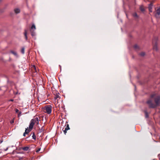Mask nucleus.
<instances>
[{
  "instance_id": "f3484780",
  "label": "nucleus",
  "mask_w": 160,
  "mask_h": 160,
  "mask_svg": "<svg viewBox=\"0 0 160 160\" xmlns=\"http://www.w3.org/2000/svg\"><path fill=\"white\" fill-rule=\"evenodd\" d=\"M21 52L22 54H24V47H23L22 48L21 50Z\"/></svg>"
},
{
  "instance_id": "c756f323",
  "label": "nucleus",
  "mask_w": 160,
  "mask_h": 160,
  "mask_svg": "<svg viewBox=\"0 0 160 160\" xmlns=\"http://www.w3.org/2000/svg\"><path fill=\"white\" fill-rule=\"evenodd\" d=\"M21 113L20 112L19 114H18V117H19V116L20 115Z\"/></svg>"
},
{
  "instance_id": "b1692460",
  "label": "nucleus",
  "mask_w": 160,
  "mask_h": 160,
  "mask_svg": "<svg viewBox=\"0 0 160 160\" xmlns=\"http://www.w3.org/2000/svg\"><path fill=\"white\" fill-rule=\"evenodd\" d=\"M61 117H62V119L64 118V119H67L66 115H65L64 116V117L63 118L62 117H63V115H62Z\"/></svg>"
},
{
  "instance_id": "aec40b11",
  "label": "nucleus",
  "mask_w": 160,
  "mask_h": 160,
  "mask_svg": "<svg viewBox=\"0 0 160 160\" xmlns=\"http://www.w3.org/2000/svg\"><path fill=\"white\" fill-rule=\"evenodd\" d=\"M32 138L34 140L36 139V137L35 135V134L34 132L33 133L32 136Z\"/></svg>"
},
{
  "instance_id": "6ab92c4d",
  "label": "nucleus",
  "mask_w": 160,
  "mask_h": 160,
  "mask_svg": "<svg viewBox=\"0 0 160 160\" xmlns=\"http://www.w3.org/2000/svg\"><path fill=\"white\" fill-rule=\"evenodd\" d=\"M11 52L15 56H16L17 55V53L16 52H14L12 51H11Z\"/></svg>"
},
{
  "instance_id": "5701e85b",
  "label": "nucleus",
  "mask_w": 160,
  "mask_h": 160,
  "mask_svg": "<svg viewBox=\"0 0 160 160\" xmlns=\"http://www.w3.org/2000/svg\"><path fill=\"white\" fill-rule=\"evenodd\" d=\"M134 48L135 49H138L139 48L138 46L137 45H135L134 46Z\"/></svg>"
},
{
  "instance_id": "4468645a",
  "label": "nucleus",
  "mask_w": 160,
  "mask_h": 160,
  "mask_svg": "<svg viewBox=\"0 0 160 160\" xmlns=\"http://www.w3.org/2000/svg\"><path fill=\"white\" fill-rule=\"evenodd\" d=\"M36 29V27L35 25L33 24L32 25L31 28L30 30H33L34 31Z\"/></svg>"
},
{
  "instance_id": "ea45409f",
  "label": "nucleus",
  "mask_w": 160,
  "mask_h": 160,
  "mask_svg": "<svg viewBox=\"0 0 160 160\" xmlns=\"http://www.w3.org/2000/svg\"><path fill=\"white\" fill-rule=\"evenodd\" d=\"M31 120H34L33 119H32Z\"/></svg>"
},
{
  "instance_id": "e433bc0d",
  "label": "nucleus",
  "mask_w": 160,
  "mask_h": 160,
  "mask_svg": "<svg viewBox=\"0 0 160 160\" xmlns=\"http://www.w3.org/2000/svg\"><path fill=\"white\" fill-rule=\"evenodd\" d=\"M14 119V118H13L12 119V120H13Z\"/></svg>"
},
{
  "instance_id": "4c0bfd02",
  "label": "nucleus",
  "mask_w": 160,
  "mask_h": 160,
  "mask_svg": "<svg viewBox=\"0 0 160 160\" xmlns=\"http://www.w3.org/2000/svg\"><path fill=\"white\" fill-rule=\"evenodd\" d=\"M14 119V118H13L12 119V120H13Z\"/></svg>"
},
{
  "instance_id": "58836bf2",
  "label": "nucleus",
  "mask_w": 160,
  "mask_h": 160,
  "mask_svg": "<svg viewBox=\"0 0 160 160\" xmlns=\"http://www.w3.org/2000/svg\"><path fill=\"white\" fill-rule=\"evenodd\" d=\"M14 119V118H13L12 119V120H13Z\"/></svg>"
},
{
  "instance_id": "7c9ffc66",
  "label": "nucleus",
  "mask_w": 160,
  "mask_h": 160,
  "mask_svg": "<svg viewBox=\"0 0 160 160\" xmlns=\"http://www.w3.org/2000/svg\"><path fill=\"white\" fill-rule=\"evenodd\" d=\"M8 149V148H7L6 149H4L5 151L7 150Z\"/></svg>"
},
{
  "instance_id": "39448f33",
  "label": "nucleus",
  "mask_w": 160,
  "mask_h": 160,
  "mask_svg": "<svg viewBox=\"0 0 160 160\" xmlns=\"http://www.w3.org/2000/svg\"><path fill=\"white\" fill-rule=\"evenodd\" d=\"M155 17L157 18H160V6L158 7L156 10V12H154Z\"/></svg>"
},
{
  "instance_id": "393cba45",
  "label": "nucleus",
  "mask_w": 160,
  "mask_h": 160,
  "mask_svg": "<svg viewBox=\"0 0 160 160\" xmlns=\"http://www.w3.org/2000/svg\"><path fill=\"white\" fill-rule=\"evenodd\" d=\"M15 110L16 112H17V113L19 111V110L18 109H17V108H15Z\"/></svg>"
},
{
  "instance_id": "bb28decb",
  "label": "nucleus",
  "mask_w": 160,
  "mask_h": 160,
  "mask_svg": "<svg viewBox=\"0 0 160 160\" xmlns=\"http://www.w3.org/2000/svg\"><path fill=\"white\" fill-rule=\"evenodd\" d=\"M41 149L40 148H38L37 151L36 152H38Z\"/></svg>"
},
{
  "instance_id": "412c9836",
  "label": "nucleus",
  "mask_w": 160,
  "mask_h": 160,
  "mask_svg": "<svg viewBox=\"0 0 160 160\" xmlns=\"http://www.w3.org/2000/svg\"><path fill=\"white\" fill-rule=\"evenodd\" d=\"M65 130H68L70 129L69 128V125L68 124H67V127L65 128Z\"/></svg>"
},
{
  "instance_id": "1a4fd4ad",
  "label": "nucleus",
  "mask_w": 160,
  "mask_h": 160,
  "mask_svg": "<svg viewBox=\"0 0 160 160\" xmlns=\"http://www.w3.org/2000/svg\"><path fill=\"white\" fill-rule=\"evenodd\" d=\"M139 9L140 10V11L142 12H143L145 11V9H144V6L143 5H141L140 6Z\"/></svg>"
},
{
  "instance_id": "a211bd4d",
  "label": "nucleus",
  "mask_w": 160,
  "mask_h": 160,
  "mask_svg": "<svg viewBox=\"0 0 160 160\" xmlns=\"http://www.w3.org/2000/svg\"><path fill=\"white\" fill-rule=\"evenodd\" d=\"M145 54V52H142L140 54V55L142 57L144 56Z\"/></svg>"
},
{
  "instance_id": "9d476101",
  "label": "nucleus",
  "mask_w": 160,
  "mask_h": 160,
  "mask_svg": "<svg viewBox=\"0 0 160 160\" xmlns=\"http://www.w3.org/2000/svg\"><path fill=\"white\" fill-rule=\"evenodd\" d=\"M31 35L32 37H33L35 35V33L33 30H30Z\"/></svg>"
},
{
  "instance_id": "c9c22d12",
  "label": "nucleus",
  "mask_w": 160,
  "mask_h": 160,
  "mask_svg": "<svg viewBox=\"0 0 160 160\" xmlns=\"http://www.w3.org/2000/svg\"><path fill=\"white\" fill-rule=\"evenodd\" d=\"M68 123V122L67 121H66V123Z\"/></svg>"
},
{
  "instance_id": "72a5a7b5",
  "label": "nucleus",
  "mask_w": 160,
  "mask_h": 160,
  "mask_svg": "<svg viewBox=\"0 0 160 160\" xmlns=\"http://www.w3.org/2000/svg\"><path fill=\"white\" fill-rule=\"evenodd\" d=\"M10 101H13V99H11L10 100Z\"/></svg>"
},
{
  "instance_id": "6e6552de",
  "label": "nucleus",
  "mask_w": 160,
  "mask_h": 160,
  "mask_svg": "<svg viewBox=\"0 0 160 160\" xmlns=\"http://www.w3.org/2000/svg\"><path fill=\"white\" fill-rule=\"evenodd\" d=\"M54 99H58V98H60V94L58 92H56V94H54Z\"/></svg>"
},
{
  "instance_id": "4be33fe9",
  "label": "nucleus",
  "mask_w": 160,
  "mask_h": 160,
  "mask_svg": "<svg viewBox=\"0 0 160 160\" xmlns=\"http://www.w3.org/2000/svg\"><path fill=\"white\" fill-rule=\"evenodd\" d=\"M32 68H33L34 69L35 72H37L36 68L35 65L32 66Z\"/></svg>"
},
{
  "instance_id": "a19ab883",
  "label": "nucleus",
  "mask_w": 160,
  "mask_h": 160,
  "mask_svg": "<svg viewBox=\"0 0 160 160\" xmlns=\"http://www.w3.org/2000/svg\"><path fill=\"white\" fill-rule=\"evenodd\" d=\"M159 160H160V158H159Z\"/></svg>"
},
{
  "instance_id": "0eeeda50",
  "label": "nucleus",
  "mask_w": 160,
  "mask_h": 160,
  "mask_svg": "<svg viewBox=\"0 0 160 160\" xmlns=\"http://www.w3.org/2000/svg\"><path fill=\"white\" fill-rule=\"evenodd\" d=\"M153 6V3L152 2H151L148 6V9L149 12H152V6Z\"/></svg>"
},
{
  "instance_id": "f257e3e1",
  "label": "nucleus",
  "mask_w": 160,
  "mask_h": 160,
  "mask_svg": "<svg viewBox=\"0 0 160 160\" xmlns=\"http://www.w3.org/2000/svg\"><path fill=\"white\" fill-rule=\"evenodd\" d=\"M157 94L154 93L150 95V97L153 98L155 104L153 103L151 100L149 99L146 102L150 108H155L160 105V95L156 96Z\"/></svg>"
},
{
  "instance_id": "9b49d317",
  "label": "nucleus",
  "mask_w": 160,
  "mask_h": 160,
  "mask_svg": "<svg viewBox=\"0 0 160 160\" xmlns=\"http://www.w3.org/2000/svg\"><path fill=\"white\" fill-rule=\"evenodd\" d=\"M132 16L135 18H138L139 17L136 12H134L133 13Z\"/></svg>"
},
{
  "instance_id": "dca6fc26",
  "label": "nucleus",
  "mask_w": 160,
  "mask_h": 160,
  "mask_svg": "<svg viewBox=\"0 0 160 160\" xmlns=\"http://www.w3.org/2000/svg\"><path fill=\"white\" fill-rule=\"evenodd\" d=\"M144 112H145V117L146 118H148L149 116H148V112H147V111H144Z\"/></svg>"
},
{
  "instance_id": "ddd939ff",
  "label": "nucleus",
  "mask_w": 160,
  "mask_h": 160,
  "mask_svg": "<svg viewBox=\"0 0 160 160\" xmlns=\"http://www.w3.org/2000/svg\"><path fill=\"white\" fill-rule=\"evenodd\" d=\"M14 11L16 13H18L20 12V10L18 8H16Z\"/></svg>"
},
{
  "instance_id": "423d86ee",
  "label": "nucleus",
  "mask_w": 160,
  "mask_h": 160,
  "mask_svg": "<svg viewBox=\"0 0 160 160\" xmlns=\"http://www.w3.org/2000/svg\"><path fill=\"white\" fill-rule=\"evenodd\" d=\"M50 116L49 115V118L48 117V116L46 114H44L42 115L41 116V118H44V120H47L48 119H50V120L52 119V118H50Z\"/></svg>"
},
{
  "instance_id": "f8f14e48",
  "label": "nucleus",
  "mask_w": 160,
  "mask_h": 160,
  "mask_svg": "<svg viewBox=\"0 0 160 160\" xmlns=\"http://www.w3.org/2000/svg\"><path fill=\"white\" fill-rule=\"evenodd\" d=\"M24 35L25 36V39L27 40L28 39V37L27 36V31L26 30H24Z\"/></svg>"
},
{
  "instance_id": "20e7f679",
  "label": "nucleus",
  "mask_w": 160,
  "mask_h": 160,
  "mask_svg": "<svg viewBox=\"0 0 160 160\" xmlns=\"http://www.w3.org/2000/svg\"><path fill=\"white\" fill-rule=\"evenodd\" d=\"M34 124V122H31L29 126V129H28V128H26L25 132V133L28 134L30 132L33 128Z\"/></svg>"
},
{
  "instance_id": "f704fd0d",
  "label": "nucleus",
  "mask_w": 160,
  "mask_h": 160,
  "mask_svg": "<svg viewBox=\"0 0 160 160\" xmlns=\"http://www.w3.org/2000/svg\"><path fill=\"white\" fill-rule=\"evenodd\" d=\"M53 117H54V118H53V119H54L55 118L54 115H53Z\"/></svg>"
},
{
  "instance_id": "2f4dec72",
  "label": "nucleus",
  "mask_w": 160,
  "mask_h": 160,
  "mask_svg": "<svg viewBox=\"0 0 160 160\" xmlns=\"http://www.w3.org/2000/svg\"><path fill=\"white\" fill-rule=\"evenodd\" d=\"M35 120H38V118H35Z\"/></svg>"
},
{
  "instance_id": "c85d7f7f",
  "label": "nucleus",
  "mask_w": 160,
  "mask_h": 160,
  "mask_svg": "<svg viewBox=\"0 0 160 160\" xmlns=\"http://www.w3.org/2000/svg\"><path fill=\"white\" fill-rule=\"evenodd\" d=\"M14 123V121H11L10 122V123L12 124H13Z\"/></svg>"
},
{
  "instance_id": "cd10ccee",
  "label": "nucleus",
  "mask_w": 160,
  "mask_h": 160,
  "mask_svg": "<svg viewBox=\"0 0 160 160\" xmlns=\"http://www.w3.org/2000/svg\"><path fill=\"white\" fill-rule=\"evenodd\" d=\"M40 119H41V120H44V118H40Z\"/></svg>"
},
{
  "instance_id": "7ed1b4c3",
  "label": "nucleus",
  "mask_w": 160,
  "mask_h": 160,
  "mask_svg": "<svg viewBox=\"0 0 160 160\" xmlns=\"http://www.w3.org/2000/svg\"><path fill=\"white\" fill-rule=\"evenodd\" d=\"M158 40V38L157 37H154L152 39V44L153 45V49L156 51H158V50L157 43Z\"/></svg>"
},
{
  "instance_id": "2eb2a0df",
  "label": "nucleus",
  "mask_w": 160,
  "mask_h": 160,
  "mask_svg": "<svg viewBox=\"0 0 160 160\" xmlns=\"http://www.w3.org/2000/svg\"><path fill=\"white\" fill-rule=\"evenodd\" d=\"M22 149L24 151H27L29 149V147H23L22 148Z\"/></svg>"
},
{
  "instance_id": "a878e982",
  "label": "nucleus",
  "mask_w": 160,
  "mask_h": 160,
  "mask_svg": "<svg viewBox=\"0 0 160 160\" xmlns=\"http://www.w3.org/2000/svg\"><path fill=\"white\" fill-rule=\"evenodd\" d=\"M67 130H65H65H63V132L65 134H66V133H67Z\"/></svg>"
},
{
  "instance_id": "f03ea898",
  "label": "nucleus",
  "mask_w": 160,
  "mask_h": 160,
  "mask_svg": "<svg viewBox=\"0 0 160 160\" xmlns=\"http://www.w3.org/2000/svg\"><path fill=\"white\" fill-rule=\"evenodd\" d=\"M42 109L44 112L49 114L51 112L52 106L51 105H46L42 107Z\"/></svg>"
},
{
  "instance_id": "473e14b6",
  "label": "nucleus",
  "mask_w": 160,
  "mask_h": 160,
  "mask_svg": "<svg viewBox=\"0 0 160 160\" xmlns=\"http://www.w3.org/2000/svg\"><path fill=\"white\" fill-rule=\"evenodd\" d=\"M26 134V133H25V132H24L23 134V135L24 136H25V134Z\"/></svg>"
}]
</instances>
